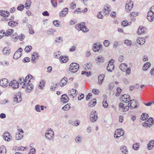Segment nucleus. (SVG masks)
I'll use <instances>...</instances> for the list:
<instances>
[{
  "label": "nucleus",
  "mask_w": 154,
  "mask_h": 154,
  "mask_svg": "<svg viewBox=\"0 0 154 154\" xmlns=\"http://www.w3.org/2000/svg\"><path fill=\"white\" fill-rule=\"evenodd\" d=\"M98 118L97 114L95 111H92L90 114V119L91 121L93 122L96 121Z\"/></svg>",
  "instance_id": "6e6552de"
},
{
  "label": "nucleus",
  "mask_w": 154,
  "mask_h": 154,
  "mask_svg": "<svg viewBox=\"0 0 154 154\" xmlns=\"http://www.w3.org/2000/svg\"><path fill=\"white\" fill-rule=\"evenodd\" d=\"M3 138L6 141H10L11 139V134L8 132H6L4 133L3 134Z\"/></svg>",
  "instance_id": "a211bd4d"
},
{
  "label": "nucleus",
  "mask_w": 154,
  "mask_h": 154,
  "mask_svg": "<svg viewBox=\"0 0 154 154\" xmlns=\"http://www.w3.org/2000/svg\"><path fill=\"white\" fill-rule=\"evenodd\" d=\"M130 24V23H128V21L126 20L123 21L122 23V25L124 27L129 25Z\"/></svg>",
  "instance_id": "603ef678"
},
{
  "label": "nucleus",
  "mask_w": 154,
  "mask_h": 154,
  "mask_svg": "<svg viewBox=\"0 0 154 154\" xmlns=\"http://www.w3.org/2000/svg\"><path fill=\"white\" fill-rule=\"evenodd\" d=\"M2 52L4 55H8L11 52L10 49L8 47H5L3 48Z\"/></svg>",
  "instance_id": "4be33fe9"
},
{
  "label": "nucleus",
  "mask_w": 154,
  "mask_h": 154,
  "mask_svg": "<svg viewBox=\"0 0 154 154\" xmlns=\"http://www.w3.org/2000/svg\"><path fill=\"white\" fill-rule=\"evenodd\" d=\"M151 64L149 62H147L146 63L143 67V69L144 71L147 69L150 66Z\"/></svg>",
  "instance_id": "f704fd0d"
},
{
  "label": "nucleus",
  "mask_w": 154,
  "mask_h": 154,
  "mask_svg": "<svg viewBox=\"0 0 154 154\" xmlns=\"http://www.w3.org/2000/svg\"><path fill=\"white\" fill-rule=\"evenodd\" d=\"M51 3L53 7L56 8L57 5V2L54 0H51Z\"/></svg>",
  "instance_id": "13d9d810"
},
{
  "label": "nucleus",
  "mask_w": 154,
  "mask_h": 154,
  "mask_svg": "<svg viewBox=\"0 0 154 154\" xmlns=\"http://www.w3.org/2000/svg\"><path fill=\"white\" fill-rule=\"evenodd\" d=\"M104 60V58L102 56H99L96 58V61L97 63H102Z\"/></svg>",
  "instance_id": "b1692460"
},
{
  "label": "nucleus",
  "mask_w": 154,
  "mask_h": 154,
  "mask_svg": "<svg viewBox=\"0 0 154 154\" xmlns=\"http://www.w3.org/2000/svg\"><path fill=\"white\" fill-rule=\"evenodd\" d=\"M0 15L4 17L6 16L7 17L9 15V12L7 11L0 10Z\"/></svg>",
  "instance_id": "c756f323"
},
{
  "label": "nucleus",
  "mask_w": 154,
  "mask_h": 154,
  "mask_svg": "<svg viewBox=\"0 0 154 154\" xmlns=\"http://www.w3.org/2000/svg\"><path fill=\"white\" fill-rule=\"evenodd\" d=\"M75 28L78 31L82 30L85 32L88 31V29L84 23L76 25Z\"/></svg>",
  "instance_id": "f03ea898"
},
{
  "label": "nucleus",
  "mask_w": 154,
  "mask_h": 154,
  "mask_svg": "<svg viewBox=\"0 0 154 154\" xmlns=\"http://www.w3.org/2000/svg\"><path fill=\"white\" fill-rule=\"evenodd\" d=\"M79 68V65L78 64L73 63L70 65L69 70L72 73H74L77 71Z\"/></svg>",
  "instance_id": "7ed1b4c3"
},
{
  "label": "nucleus",
  "mask_w": 154,
  "mask_h": 154,
  "mask_svg": "<svg viewBox=\"0 0 154 154\" xmlns=\"http://www.w3.org/2000/svg\"><path fill=\"white\" fill-rule=\"evenodd\" d=\"M82 136L79 135L75 138V141L77 143H80L82 142Z\"/></svg>",
  "instance_id": "ea45409f"
},
{
  "label": "nucleus",
  "mask_w": 154,
  "mask_h": 154,
  "mask_svg": "<svg viewBox=\"0 0 154 154\" xmlns=\"http://www.w3.org/2000/svg\"><path fill=\"white\" fill-rule=\"evenodd\" d=\"M45 137L48 140H52L54 137V132L50 128V129L47 130L45 133Z\"/></svg>",
  "instance_id": "39448f33"
},
{
  "label": "nucleus",
  "mask_w": 154,
  "mask_h": 154,
  "mask_svg": "<svg viewBox=\"0 0 154 154\" xmlns=\"http://www.w3.org/2000/svg\"><path fill=\"white\" fill-rule=\"evenodd\" d=\"M33 76L32 75H27L26 78H25V79H24L25 80V83H27V81L29 80H30L31 79H32Z\"/></svg>",
  "instance_id": "37998d69"
},
{
  "label": "nucleus",
  "mask_w": 154,
  "mask_h": 154,
  "mask_svg": "<svg viewBox=\"0 0 154 154\" xmlns=\"http://www.w3.org/2000/svg\"><path fill=\"white\" fill-rule=\"evenodd\" d=\"M77 91L75 89H72L69 91L68 92V94L71 97L74 98L77 95Z\"/></svg>",
  "instance_id": "f3484780"
},
{
  "label": "nucleus",
  "mask_w": 154,
  "mask_h": 154,
  "mask_svg": "<svg viewBox=\"0 0 154 154\" xmlns=\"http://www.w3.org/2000/svg\"><path fill=\"white\" fill-rule=\"evenodd\" d=\"M124 131L122 129H117L115 132L114 135V137L115 138H118L121 136H123L124 134Z\"/></svg>",
  "instance_id": "423d86ee"
},
{
  "label": "nucleus",
  "mask_w": 154,
  "mask_h": 154,
  "mask_svg": "<svg viewBox=\"0 0 154 154\" xmlns=\"http://www.w3.org/2000/svg\"><path fill=\"white\" fill-rule=\"evenodd\" d=\"M139 143H137L133 144V148L135 150H138L140 148Z\"/></svg>",
  "instance_id": "de8ad7c7"
},
{
  "label": "nucleus",
  "mask_w": 154,
  "mask_h": 154,
  "mask_svg": "<svg viewBox=\"0 0 154 154\" xmlns=\"http://www.w3.org/2000/svg\"><path fill=\"white\" fill-rule=\"evenodd\" d=\"M22 87L23 88L26 89V92L28 93H30L33 90V86L32 84L31 83L30 80L28 81V83H25L23 85Z\"/></svg>",
  "instance_id": "f257e3e1"
},
{
  "label": "nucleus",
  "mask_w": 154,
  "mask_h": 154,
  "mask_svg": "<svg viewBox=\"0 0 154 154\" xmlns=\"http://www.w3.org/2000/svg\"><path fill=\"white\" fill-rule=\"evenodd\" d=\"M114 60L113 59H111L109 61V64L107 66V69L108 71L112 72L114 69Z\"/></svg>",
  "instance_id": "0eeeda50"
},
{
  "label": "nucleus",
  "mask_w": 154,
  "mask_h": 154,
  "mask_svg": "<svg viewBox=\"0 0 154 154\" xmlns=\"http://www.w3.org/2000/svg\"><path fill=\"white\" fill-rule=\"evenodd\" d=\"M124 43L127 45L129 46L132 44V42L131 40L126 39Z\"/></svg>",
  "instance_id": "bf43d9fd"
},
{
  "label": "nucleus",
  "mask_w": 154,
  "mask_h": 154,
  "mask_svg": "<svg viewBox=\"0 0 154 154\" xmlns=\"http://www.w3.org/2000/svg\"><path fill=\"white\" fill-rule=\"evenodd\" d=\"M32 49V47L31 46H26L25 49V51L27 53L30 51Z\"/></svg>",
  "instance_id": "864d4df0"
},
{
  "label": "nucleus",
  "mask_w": 154,
  "mask_h": 154,
  "mask_svg": "<svg viewBox=\"0 0 154 154\" xmlns=\"http://www.w3.org/2000/svg\"><path fill=\"white\" fill-rule=\"evenodd\" d=\"M147 19L151 22L154 19V13L151 10H150L148 12Z\"/></svg>",
  "instance_id": "f8f14e48"
},
{
  "label": "nucleus",
  "mask_w": 154,
  "mask_h": 154,
  "mask_svg": "<svg viewBox=\"0 0 154 154\" xmlns=\"http://www.w3.org/2000/svg\"><path fill=\"white\" fill-rule=\"evenodd\" d=\"M120 149L123 153L124 154H128V151L127 147L124 146L121 147Z\"/></svg>",
  "instance_id": "473e14b6"
},
{
  "label": "nucleus",
  "mask_w": 154,
  "mask_h": 154,
  "mask_svg": "<svg viewBox=\"0 0 154 154\" xmlns=\"http://www.w3.org/2000/svg\"><path fill=\"white\" fill-rule=\"evenodd\" d=\"M92 92L94 94L98 95L100 91L99 90L94 88L92 90Z\"/></svg>",
  "instance_id": "680f3d73"
},
{
  "label": "nucleus",
  "mask_w": 154,
  "mask_h": 154,
  "mask_svg": "<svg viewBox=\"0 0 154 154\" xmlns=\"http://www.w3.org/2000/svg\"><path fill=\"white\" fill-rule=\"evenodd\" d=\"M119 68L122 71L125 72V70L128 68L127 65L125 63H122L119 66Z\"/></svg>",
  "instance_id": "7c9ffc66"
},
{
  "label": "nucleus",
  "mask_w": 154,
  "mask_h": 154,
  "mask_svg": "<svg viewBox=\"0 0 154 154\" xmlns=\"http://www.w3.org/2000/svg\"><path fill=\"white\" fill-rule=\"evenodd\" d=\"M21 54L18 51H17L15 53L13 57L15 59H17L20 57Z\"/></svg>",
  "instance_id": "4c0bfd02"
},
{
  "label": "nucleus",
  "mask_w": 154,
  "mask_h": 154,
  "mask_svg": "<svg viewBox=\"0 0 154 154\" xmlns=\"http://www.w3.org/2000/svg\"><path fill=\"white\" fill-rule=\"evenodd\" d=\"M14 30L12 29H8L5 32V35L6 36H9L13 33Z\"/></svg>",
  "instance_id": "a19ab883"
},
{
  "label": "nucleus",
  "mask_w": 154,
  "mask_h": 154,
  "mask_svg": "<svg viewBox=\"0 0 154 154\" xmlns=\"http://www.w3.org/2000/svg\"><path fill=\"white\" fill-rule=\"evenodd\" d=\"M5 35V32L4 30L0 31V39L2 38Z\"/></svg>",
  "instance_id": "e2e57ef3"
},
{
  "label": "nucleus",
  "mask_w": 154,
  "mask_h": 154,
  "mask_svg": "<svg viewBox=\"0 0 154 154\" xmlns=\"http://www.w3.org/2000/svg\"><path fill=\"white\" fill-rule=\"evenodd\" d=\"M104 9L103 13L105 15L108 14L111 11V8L107 5L104 6Z\"/></svg>",
  "instance_id": "6ab92c4d"
},
{
  "label": "nucleus",
  "mask_w": 154,
  "mask_h": 154,
  "mask_svg": "<svg viewBox=\"0 0 154 154\" xmlns=\"http://www.w3.org/2000/svg\"><path fill=\"white\" fill-rule=\"evenodd\" d=\"M18 35L17 33H14L12 36V40L16 42L18 39Z\"/></svg>",
  "instance_id": "e433bc0d"
},
{
  "label": "nucleus",
  "mask_w": 154,
  "mask_h": 154,
  "mask_svg": "<svg viewBox=\"0 0 154 154\" xmlns=\"http://www.w3.org/2000/svg\"><path fill=\"white\" fill-rule=\"evenodd\" d=\"M9 86L13 89H16L19 87V83L16 80H14L10 82Z\"/></svg>",
  "instance_id": "ddd939ff"
},
{
  "label": "nucleus",
  "mask_w": 154,
  "mask_h": 154,
  "mask_svg": "<svg viewBox=\"0 0 154 154\" xmlns=\"http://www.w3.org/2000/svg\"><path fill=\"white\" fill-rule=\"evenodd\" d=\"M142 119L143 120H145L149 117L148 114L146 113H143L141 115Z\"/></svg>",
  "instance_id": "79ce46f5"
},
{
  "label": "nucleus",
  "mask_w": 154,
  "mask_h": 154,
  "mask_svg": "<svg viewBox=\"0 0 154 154\" xmlns=\"http://www.w3.org/2000/svg\"><path fill=\"white\" fill-rule=\"evenodd\" d=\"M63 41V38L60 37H59L56 38L55 42L57 43H59L62 42Z\"/></svg>",
  "instance_id": "5fc2aeb1"
},
{
  "label": "nucleus",
  "mask_w": 154,
  "mask_h": 154,
  "mask_svg": "<svg viewBox=\"0 0 154 154\" xmlns=\"http://www.w3.org/2000/svg\"><path fill=\"white\" fill-rule=\"evenodd\" d=\"M137 43L140 45L144 44L145 42V40L143 38L139 37L137 40Z\"/></svg>",
  "instance_id": "cd10ccee"
},
{
  "label": "nucleus",
  "mask_w": 154,
  "mask_h": 154,
  "mask_svg": "<svg viewBox=\"0 0 154 154\" xmlns=\"http://www.w3.org/2000/svg\"><path fill=\"white\" fill-rule=\"evenodd\" d=\"M60 99L61 101L63 103H66L68 102L69 100L68 96L65 94L62 95Z\"/></svg>",
  "instance_id": "aec40b11"
},
{
  "label": "nucleus",
  "mask_w": 154,
  "mask_h": 154,
  "mask_svg": "<svg viewBox=\"0 0 154 154\" xmlns=\"http://www.w3.org/2000/svg\"><path fill=\"white\" fill-rule=\"evenodd\" d=\"M8 24L9 26L12 27H14L18 25V23L17 21L11 20L8 23Z\"/></svg>",
  "instance_id": "a878e982"
},
{
  "label": "nucleus",
  "mask_w": 154,
  "mask_h": 154,
  "mask_svg": "<svg viewBox=\"0 0 154 154\" xmlns=\"http://www.w3.org/2000/svg\"><path fill=\"white\" fill-rule=\"evenodd\" d=\"M60 53L59 51H57L54 53V56L55 58H59L60 59V57H61L60 56Z\"/></svg>",
  "instance_id": "49530a36"
},
{
  "label": "nucleus",
  "mask_w": 154,
  "mask_h": 154,
  "mask_svg": "<svg viewBox=\"0 0 154 154\" xmlns=\"http://www.w3.org/2000/svg\"><path fill=\"white\" fill-rule=\"evenodd\" d=\"M9 83L6 79H2L0 81V85L3 87H5L9 85Z\"/></svg>",
  "instance_id": "4468645a"
},
{
  "label": "nucleus",
  "mask_w": 154,
  "mask_h": 154,
  "mask_svg": "<svg viewBox=\"0 0 154 154\" xmlns=\"http://www.w3.org/2000/svg\"><path fill=\"white\" fill-rule=\"evenodd\" d=\"M70 105L69 104H66L62 108V109L65 111L69 110L70 107Z\"/></svg>",
  "instance_id": "3c124183"
},
{
  "label": "nucleus",
  "mask_w": 154,
  "mask_h": 154,
  "mask_svg": "<svg viewBox=\"0 0 154 154\" xmlns=\"http://www.w3.org/2000/svg\"><path fill=\"white\" fill-rule=\"evenodd\" d=\"M68 79L66 77H64L63 78L61 79L60 85L61 87L65 85L67 83Z\"/></svg>",
  "instance_id": "393cba45"
},
{
  "label": "nucleus",
  "mask_w": 154,
  "mask_h": 154,
  "mask_svg": "<svg viewBox=\"0 0 154 154\" xmlns=\"http://www.w3.org/2000/svg\"><path fill=\"white\" fill-rule=\"evenodd\" d=\"M59 83H57L55 85H54L53 86H51V90L54 91L56 88H57L59 86Z\"/></svg>",
  "instance_id": "09e8293b"
},
{
  "label": "nucleus",
  "mask_w": 154,
  "mask_h": 154,
  "mask_svg": "<svg viewBox=\"0 0 154 154\" xmlns=\"http://www.w3.org/2000/svg\"><path fill=\"white\" fill-rule=\"evenodd\" d=\"M6 149L4 146H2L0 147V154H6Z\"/></svg>",
  "instance_id": "2f4dec72"
},
{
  "label": "nucleus",
  "mask_w": 154,
  "mask_h": 154,
  "mask_svg": "<svg viewBox=\"0 0 154 154\" xmlns=\"http://www.w3.org/2000/svg\"><path fill=\"white\" fill-rule=\"evenodd\" d=\"M103 107L105 108H107L108 106V105L106 98H104L103 101Z\"/></svg>",
  "instance_id": "8fccbe9b"
},
{
  "label": "nucleus",
  "mask_w": 154,
  "mask_h": 154,
  "mask_svg": "<svg viewBox=\"0 0 154 154\" xmlns=\"http://www.w3.org/2000/svg\"><path fill=\"white\" fill-rule=\"evenodd\" d=\"M119 106L120 109L123 112L127 111L129 109V106H125V104L122 103H120Z\"/></svg>",
  "instance_id": "9d476101"
},
{
  "label": "nucleus",
  "mask_w": 154,
  "mask_h": 154,
  "mask_svg": "<svg viewBox=\"0 0 154 154\" xmlns=\"http://www.w3.org/2000/svg\"><path fill=\"white\" fill-rule=\"evenodd\" d=\"M23 134H21L20 133L17 132L15 135V139L17 140H20L23 139Z\"/></svg>",
  "instance_id": "c85d7f7f"
},
{
  "label": "nucleus",
  "mask_w": 154,
  "mask_h": 154,
  "mask_svg": "<svg viewBox=\"0 0 154 154\" xmlns=\"http://www.w3.org/2000/svg\"><path fill=\"white\" fill-rule=\"evenodd\" d=\"M154 146V140L150 141L147 144V148L149 149H152Z\"/></svg>",
  "instance_id": "bb28decb"
},
{
  "label": "nucleus",
  "mask_w": 154,
  "mask_h": 154,
  "mask_svg": "<svg viewBox=\"0 0 154 154\" xmlns=\"http://www.w3.org/2000/svg\"><path fill=\"white\" fill-rule=\"evenodd\" d=\"M68 12V9L66 8L61 11L59 13V16L60 17H62L65 16Z\"/></svg>",
  "instance_id": "412c9836"
},
{
  "label": "nucleus",
  "mask_w": 154,
  "mask_h": 154,
  "mask_svg": "<svg viewBox=\"0 0 154 154\" xmlns=\"http://www.w3.org/2000/svg\"><path fill=\"white\" fill-rule=\"evenodd\" d=\"M117 92L116 94V96L117 97L119 96V95L120 93L121 92V89L120 88H118L117 89Z\"/></svg>",
  "instance_id": "0e129e2a"
},
{
  "label": "nucleus",
  "mask_w": 154,
  "mask_h": 154,
  "mask_svg": "<svg viewBox=\"0 0 154 154\" xmlns=\"http://www.w3.org/2000/svg\"><path fill=\"white\" fill-rule=\"evenodd\" d=\"M147 29L145 27L140 26L138 28L137 33L138 35H141L146 33Z\"/></svg>",
  "instance_id": "1a4fd4ad"
},
{
  "label": "nucleus",
  "mask_w": 154,
  "mask_h": 154,
  "mask_svg": "<svg viewBox=\"0 0 154 154\" xmlns=\"http://www.w3.org/2000/svg\"><path fill=\"white\" fill-rule=\"evenodd\" d=\"M60 61L63 63H65L67 62L68 60V58L67 57L62 56L60 59Z\"/></svg>",
  "instance_id": "a18cd8bd"
},
{
  "label": "nucleus",
  "mask_w": 154,
  "mask_h": 154,
  "mask_svg": "<svg viewBox=\"0 0 154 154\" xmlns=\"http://www.w3.org/2000/svg\"><path fill=\"white\" fill-rule=\"evenodd\" d=\"M96 103V99H94L91 100L89 105V106L93 107L95 106Z\"/></svg>",
  "instance_id": "c9c22d12"
},
{
  "label": "nucleus",
  "mask_w": 154,
  "mask_h": 154,
  "mask_svg": "<svg viewBox=\"0 0 154 154\" xmlns=\"http://www.w3.org/2000/svg\"><path fill=\"white\" fill-rule=\"evenodd\" d=\"M35 149L34 148H32L30 149L28 154H35Z\"/></svg>",
  "instance_id": "774afa93"
},
{
  "label": "nucleus",
  "mask_w": 154,
  "mask_h": 154,
  "mask_svg": "<svg viewBox=\"0 0 154 154\" xmlns=\"http://www.w3.org/2000/svg\"><path fill=\"white\" fill-rule=\"evenodd\" d=\"M120 99L122 102L127 103L130 100V96L128 95L124 94L122 96Z\"/></svg>",
  "instance_id": "9b49d317"
},
{
  "label": "nucleus",
  "mask_w": 154,
  "mask_h": 154,
  "mask_svg": "<svg viewBox=\"0 0 154 154\" xmlns=\"http://www.w3.org/2000/svg\"><path fill=\"white\" fill-rule=\"evenodd\" d=\"M83 75H86L87 76H89L91 75V72H88L85 71H82L81 73Z\"/></svg>",
  "instance_id": "4d7b16f0"
},
{
  "label": "nucleus",
  "mask_w": 154,
  "mask_h": 154,
  "mask_svg": "<svg viewBox=\"0 0 154 154\" xmlns=\"http://www.w3.org/2000/svg\"><path fill=\"white\" fill-rule=\"evenodd\" d=\"M31 2L30 0H27L26 3L25 4L26 5V8L27 9H28L30 6V4H31Z\"/></svg>",
  "instance_id": "6e6d98bb"
},
{
  "label": "nucleus",
  "mask_w": 154,
  "mask_h": 154,
  "mask_svg": "<svg viewBox=\"0 0 154 154\" xmlns=\"http://www.w3.org/2000/svg\"><path fill=\"white\" fill-rule=\"evenodd\" d=\"M24 8V6L23 5L20 4L17 8V9L19 11H22Z\"/></svg>",
  "instance_id": "052dcab7"
},
{
  "label": "nucleus",
  "mask_w": 154,
  "mask_h": 154,
  "mask_svg": "<svg viewBox=\"0 0 154 154\" xmlns=\"http://www.w3.org/2000/svg\"><path fill=\"white\" fill-rule=\"evenodd\" d=\"M101 12H99L97 14V16L98 18L102 19L103 18V16L101 14Z\"/></svg>",
  "instance_id": "69168bd1"
},
{
  "label": "nucleus",
  "mask_w": 154,
  "mask_h": 154,
  "mask_svg": "<svg viewBox=\"0 0 154 154\" xmlns=\"http://www.w3.org/2000/svg\"><path fill=\"white\" fill-rule=\"evenodd\" d=\"M128 105L130 109H133L137 107L138 103L136 100H130Z\"/></svg>",
  "instance_id": "20e7f679"
},
{
  "label": "nucleus",
  "mask_w": 154,
  "mask_h": 154,
  "mask_svg": "<svg viewBox=\"0 0 154 154\" xmlns=\"http://www.w3.org/2000/svg\"><path fill=\"white\" fill-rule=\"evenodd\" d=\"M53 23L54 26L56 27H58L60 25V22H58L57 20L54 21L53 22Z\"/></svg>",
  "instance_id": "338daca9"
},
{
  "label": "nucleus",
  "mask_w": 154,
  "mask_h": 154,
  "mask_svg": "<svg viewBox=\"0 0 154 154\" xmlns=\"http://www.w3.org/2000/svg\"><path fill=\"white\" fill-rule=\"evenodd\" d=\"M14 101L17 103L20 102L22 100V97L21 95H16L14 98Z\"/></svg>",
  "instance_id": "72a5a7b5"
},
{
  "label": "nucleus",
  "mask_w": 154,
  "mask_h": 154,
  "mask_svg": "<svg viewBox=\"0 0 154 154\" xmlns=\"http://www.w3.org/2000/svg\"><path fill=\"white\" fill-rule=\"evenodd\" d=\"M133 3L131 1H130L127 3L125 5V10L127 12L129 11L132 9L133 7Z\"/></svg>",
  "instance_id": "2eb2a0df"
},
{
  "label": "nucleus",
  "mask_w": 154,
  "mask_h": 154,
  "mask_svg": "<svg viewBox=\"0 0 154 154\" xmlns=\"http://www.w3.org/2000/svg\"><path fill=\"white\" fill-rule=\"evenodd\" d=\"M153 125H151V123H149V122L147 121V122H145L143 123V127H151Z\"/></svg>",
  "instance_id": "c03bdc74"
},
{
  "label": "nucleus",
  "mask_w": 154,
  "mask_h": 154,
  "mask_svg": "<svg viewBox=\"0 0 154 154\" xmlns=\"http://www.w3.org/2000/svg\"><path fill=\"white\" fill-rule=\"evenodd\" d=\"M102 47L101 45H98L97 44H94L93 47V50L94 51L101 52L102 50Z\"/></svg>",
  "instance_id": "dca6fc26"
},
{
  "label": "nucleus",
  "mask_w": 154,
  "mask_h": 154,
  "mask_svg": "<svg viewBox=\"0 0 154 154\" xmlns=\"http://www.w3.org/2000/svg\"><path fill=\"white\" fill-rule=\"evenodd\" d=\"M45 81L44 80H42L40 82L39 84V86L40 88L42 89L44 88V86L45 85Z\"/></svg>",
  "instance_id": "58836bf2"
},
{
  "label": "nucleus",
  "mask_w": 154,
  "mask_h": 154,
  "mask_svg": "<svg viewBox=\"0 0 154 154\" xmlns=\"http://www.w3.org/2000/svg\"><path fill=\"white\" fill-rule=\"evenodd\" d=\"M105 75L104 74H101L98 76V84L99 85H101L102 84Z\"/></svg>",
  "instance_id": "5701e85b"
}]
</instances>
